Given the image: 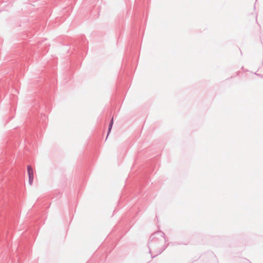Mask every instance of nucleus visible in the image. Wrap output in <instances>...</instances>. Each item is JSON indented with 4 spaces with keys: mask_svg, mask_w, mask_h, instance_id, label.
I'll list each match as a JSON object with an SVG mask.
<instances>
[{
    "mask_svg": "<svg viewBox=\"0 0 263 263\" xmlns=\"http://www.w3.org/2000/svg\"><path fill=\"white\" fill-rule=\"evenodd\" d=\"M112 124H113V118H112V119L111 120V122H110V125H109V126L108 135L109 134V132L111 130Z\"/></svg>",
    "mask_w": 263,
    "mask_h": 263,
    "instance_id": "obj_2",
    "label": "nucleus"
},
{
    "mask_svg": "<svg viewBox=\"0 0 263 263\" xmlns=\"http://www.w3.org/2000/svg\"><path fill=\"white\" fill-rule=\"evenodd\" d=\"M27 172L29 176V183L32 185L33 181V170L30 165L27 166Z\"/></svg>",
    "mask_w": 263,
    "mask_h": 263,
    "instance_id": "obj_1",
    "label": "nucleus"
}]
</instances>
